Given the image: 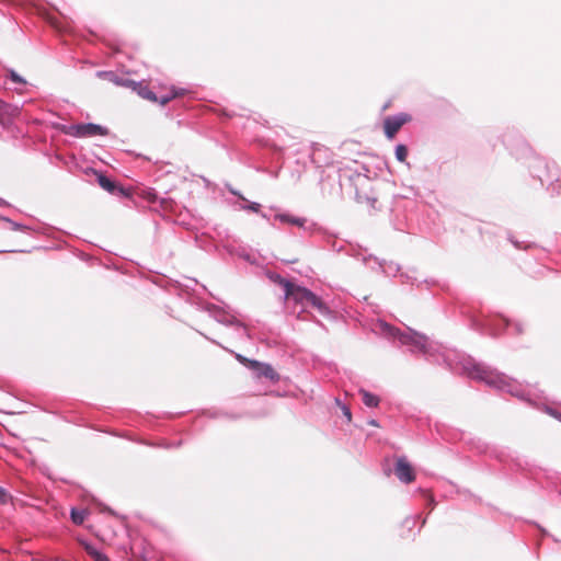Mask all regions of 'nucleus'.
I'll use <instances>...</instances> for the list:
<instances>
[{
    "label": "nucleus",
    "instance_id": "f257e3e1",
    "mask_svg": "<svg viewBox=\"0 0 561 561\" xmlns=\"http://www.w3.org/2000/svg\"><path fill=\"white\" fill-rule=\"evenodd\" d=\"M285 300L287 302H293L295 307H300V310L296 313V318L298 320H305L304 313L308 306L314 307L321 314H327L329 312V308L320 297L308 288L297 284H295L287 295H285Z\"/></svg>",
    "mask_w": 561,
    "mask_h": 561
},
{
    "label": "nucleus",
    "instance_id": "f03ea898",
    "mask_svg": "<svg viewBox=\"0 0 561 561\" xmlns=\"http://www.w3.org/2000/svg\"><path fill=\"white\" fill-rule=\"evenodd\" d=\"M469 374L471 378L484 381L486 385L499 389H504L510 385V379L504 374L481 365H474Z\"/></svg>",
    "mask_w": 561,
    "mask_h": 561
},
{
    "label": "nucleus",
    "instance_id": "7ed1b4c3",
    "mask_svg": "<svg viewBox=\"0 0 561 561\" xmlns=\"http://www.w3.org/2000/svg\"><path fill=\"white\" fill-rule=\"evenodd\" d=\"M383 327L389 331L391 335L397 336L404 345H413L420 350H425L427 346L428 339L424 334L415 331H411L410 333H400L398 329H394L388 324H383Z\"/></svg>",
    "mask_w": 561,
    "mask_h": 561
},
{
    "label": "nucleus",
    "instance_id": "20e7f679",
    "mask_svg": "<svg viewBox=\"0 0 561 561\" xmlns=\"http://www.w3.org/2000/svg\"><path fill=\"white\" fill-rule=\"evenodd\" d=\"M185 90L184 89H180V88H175V87H171L170 88V93L168 94H164V95H161L160 98H158L154 92H152L148 87H142V85H139L138 88V94L146 99V100H149L151 102H159L161 105H165L168 104L171 100L178 98V96H182L185 94Z\"/></svg>",
    "mask_w": 561,
    "mask_h": 561
},
{
    "label": "nucleus",
    "instance_id": "39448f33",
    "mask_svg": "<svg viewBox=\"0 0 561 561\" xmlns=\"http://www.w3.org/2000/svg\"><path fill=\"white\" fill-rule=\"evenodd\" d=\"M410 121L408 114H400L398 116H389L383 121V130L389 139H393L401 127Z\"/></svg>",
    "mask_w": 561,
    "mask_h": 561
},
{
    "label": "nucleus",
    "instance_id": "423d86ee",
    "mask_svg": "<svg viewBox=\"0 0 561 561\" xmlns=\"http://www.w3.org/2000/svg\"><path fill=\"white\" fill-rule=\"evenodd\" d=\"M394 472L398 479L404 483H411L415 480L414 470L405 457L397 459Z\"/></svg>",
    "mask_w": 561,
    "mask_h": 561
},
{
    "label": "nucleus",
    "instance_id": "0eeeda50",
    "mask_svg": "<svg viewBox=\"0 0 561 561\" xmlns=\"http://www.w3.org/2000/svg\"><path fill=\"white\" fill-rule=\"evenodd\" d=\"M249 369L254 371L259 378L264 377V378L273 380V381L279 379V376L275 371V369L271 365L265 364V363H261L257 360L249 362Z\"/></svg>",
    "mask_w": 561,
    "mask_h": 561
},
{
    "label": "nucleus",
    "instance_id": "6e6552de",
    "mask_svg": "<svg viewBox=\"0 0 561 561\" xmlns=\"http://www.w3.org/2000/svg\"><path fill=\"white\" fill-rule=\"evenodd\" d=\"M108 134L107 128L96 125L93 123L80 124V138L94 137V136H106Z\"/></svg>",
    "mask_w": 561,
    "mask_h": 561
},
{
    "label": "nucleus",
    "instance_id": "1a4fd4ad",
    "mask_svg": "<svg viewBox=\"0 0 561 561\" xmlns=\"http://www.w3.org/2000/svg\"><path fill=\"white\" fill-rule=\"evenodd\" d=\"M98 174V182L102 188L110 193H115L118 191L122 195H126L125 190L123 187H117L114 182H112L108 178H106L104 174L96 173Z\"/></svg>",
    "mask_w": 561,
    "mask_h": 561
},
{
    "label": "nucleus",
    "instance_id": "9d476101",
    "mask_svg": "<svg viewBox=\"0 0 561 561\" xmlns=\"http://www.w3.org/2000/svg\"><path fill=\"white\" fill-rule=\"evenodd\" d=\"M79 542L83 547V549L87 551V553L91 558H93L94 561H110L105 554L100 552L95 547H93L89 542H87L84 540H80Z\"/></svg>",
    "mask_w": 561,
    "mask_h": 561
},
{
    "label": "nucleus",
    "instance_id": "9b49d317",
    "mask_svg": "<svg viewBox=\"0 0 561 561\" xmlns=\"http://www.w3.org/2000/svg\"><path fill=\"white\" fill-rule=\"evenodd\" d=\"M55 128L65 135L80 138V124H72V125L56 124Z\"/></svg>",
    "mask_w": 561,
    "mask_h": 561
},
{
    "label": "nucleus",
    "instance_id": "f8f14e48",
    "mask_svg": "<svg viewBox=\"0 0 561 561\" xmlns=\"http://www.w3.org/2000/svg\"><path fill=\"white\" fill-rule=\"evenodd\" d=\"M270 279L274 283L279 285L284 289V294L287 295V293L293 288L295 283L282 277L279 274H270Z\"/></svg>",
    "mask_w": 561,
    "mask_h": 561
},
{
    "label": "nucleus",
    "instance_id": "ddd939ff",
    "mask_svg": "<svg viewBox=\"0 0 561 561\" xmlns=\"http://www.w3.org/2000/svg\"><path fill=\"white\" fill-rule=\"evenodd\" d=\"M359 394L362 396V400L364 402L365 405L369 407V408H377L380 400L377 396L368 392L367 390L365 389H360L359 390Z\"/></svg>",
    "mask_w": 561,
    "mask_h": 561
},
{
    "label": "nucleus",
    "instance_id": "4468645a",
    "mask_svg": "<svg viewBox=\"0 0 561 561\" xmlns=\"http://www.w3.org/2000/svg\"><path fill=\"white\" fill-rule=\"evenodd\" d=\"M85 517H87V512L84 510H75L72 508L71 510V520L76 524V525H82L83 522L85 520Z\"/></svg>",
    "mask_w": 561,
    "mask_h": 561
},
{
    "label": "nucleus",
    "instance_id": "2eb2a0df",
    "mask_svg": "<svg viewBox=\"0 0 561 561\" xmlns=\"http://www.w3.org/2000/svg\"><path fill=\"white\" fill-rule=\"evenodd\" d=\"M407 157H408V149L404 145H398L396 147V158L400 161V162H404L407 160Z\"/></svg>",
    "mask_w": 561,
    "mask_h": 561
},
{
    "label": "nucleus",
    "instance_id": "dca6fc26",
    "mask_svg": "<svg viewBox=\"0 0 561 561\" xmlns=\"http://www.w3.org/2000/svg\"><path fill=\"white\" fill-rule=\"evenodd\" d=\"M279 219L282 221L290 222V224H294V225H297V226H304V224H305V219L293 218L289 215H280Z\"/></svg>",
    "mask_w": 561,
    "mask_h": 561
},
{
    "label": "nucleus",
    "instance_id": "f3484780",
    "mask_svg": "<svg viewBox=\"0 0 561 561\" xmlns=\"http://www.w3.org/2000/svg\"><path fill=\"white\" fill-rule=\"evenodd\" d=\"M9 78L15 83H26V81L22 77H20L14 70H9Z\"/></svg>",
    "mask_w": 561,
    "mask_h": 561
},
{
    "label": "nucleus",
    "instance_id": "a211bd4d",
    "mask_svg": "<svg viewBox=\"0 0 561 561\" xmlns=\"http://www.w3.org/2000/svg\"><path fill=\"white\" fill-rule=\"evenodd\" d=\"M337 404L340 405L343 415L346 417L347 422L350 423L352 421V413H351L350 408L346 407L345 404H341L339 401H337Z\"/></svg>",
    "mask_w": 561,
    "mask_h": 561
},
{
    "label": "nucleus",
    "instance_id": "6ab92c4d",
    "mask_svg": "<svg viewBox=\"0 0 561 561\" xmlns=\"http://www.w3.org/2000/svg\"><path fill=\"white\" fill-rule=\"evenodd\" d=\"M10 499V495L3 489H0V504H7Z\"/></svg>",
    "mask_w": 561,
    "mask_h": 561
},
{
    "label": "nucleus",
    "instance_id": "aec40b11",
    "mask_svg": "<svg viewBox=\"0 0 561 561\" xmlns=\"http://www.w3.org/2000/svg\"><path fill=\"white\" fill-rule=\"evenodd\" d=\"M238 360L243 364L244 366H247L249 368V362H254V359H249L242 355H238L237 356Z\"/></svg>",
    "mask_w": 561,
    "mask_h": 561
},
{
    "label": "nucleus",
    "instance_id": "412c9836",
    "mask_svg": "<svg viewBox=\"0 0 561 561\" xmlns=\"http://www.w3.org/2000/svg\"><path fill=\"white\" fill-rule=\"evenodd\" d=\"M7 107H8V105L4 102L0 101V115L2 113H7V111H5Z\"/></svg>",
    "mask_w": 561,
    "mask_h": 561
},
{
    "label": "nucleus",
    "instance_id": "4be33fe9",
    "mask_svg": "<svg viewBox=\"0 0 561 561\" xmlns=\"http://www.w3.org/2000/svg\"><path fill=\"white\" fill-rule=\"evenodd\" d=\"M260 207L261 205L256 203H253L252 205L249 206V208L253 211H259Z\"/></svg>",
    "mask_w": 561,
    "mask_h": 561
},
{
    "label": "nucleus",
    "instance_id": "5701e85b",
    "mask_svg": "<svg viewBox=\"0 0 561 561\" xmlns=\"http://www.w3.org/2000/svg\"><path fill=\"white\" fill-rule=\"evenodd\" d=\"M369 424L373 426H378V423L375 420L369 421Z\"/></svg>",
    "mask_w": 561,
    "mask_h": 561
}]
</instances>
